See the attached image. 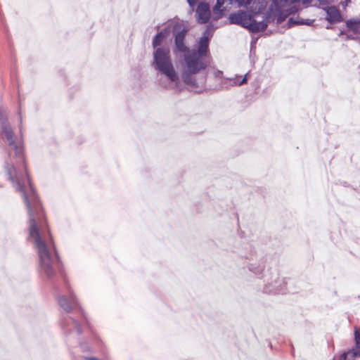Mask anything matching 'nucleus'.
<instances>
[{
  "instance_id": "nucleus-1",
  "label": "nucleus",
  "mask_w": 360,
  "mask_h": 360,
  "mask_svg": "<svg viewBox=\"0 0 360 360\" xmlns=\"http://www.w3.org/2000/svg\"><path fill=\"white\" fill-rule=\"evenodd\" d=\"M0 120L1 136L9 146V156L15 157V161L6 163V171L15 190L22 195L28 213V240L37 252L39 271L55 274L59 258L41 202L27 172L21 141L13 133L8 119L2 116Z\"/></svg>"
},
{
  "instance_id": "nucleus-2",
  "label": "nucleus",
  "mask_w": 360,
  "mask_h": 360,
  "mask_svg": "<svg viewBox=\"0 0 360 360\" xmlns=\"http://www.w3.org/2000/svg\"><path fill=\"white\" fill-rule=\"evenodd\" d=\"M212 34L207 28L200 37L198 49H192L184 55L182 79L185 84L191 86H198L194 75L204 70L210 64L209 42Z\"/></svg>"
},
{
  "instance_id": "nucleus-3",
  "label": "nucleus",
  "mask_w": 360,
  "mask_h": 360,
  "mask_svg": "<svg viewBox=\"0 0 360 360\" xmlns=\"http://www.w3.org/2000/svg\"><path fill=\"white\" fill-rule=\"evenodd\" d=\"M152 66L169 82V86L178 89L180 77L172 63L168 46H159L153 53Z\"/></svg>"
},
{
  "instance_id": "nucleus-4",
  "label": "nucleus",
  "mask_w": 360,
  "mask_h": 360,
  "mask_svg": "<svg viewBox=\"0 0 360 360\" xmlns=\"http://www.w3.org/2000/svg\"><path fill=\"white\" fill-rule=\"evenodd\" d=\"M229 20L231 24L240 25L253 33L261 32V29L264 27L263 24H257L252 16L243 10L231 13Z\"/></svg>"
},
{
  "instance_id": "nucleus-5",
  "label": "nucleus",
  "mask_w": 360,
  "mask_h": 360,
  "mask_svg": "<svg viewBox=\"0 0 360 360\" xmlns=\"http://www.w3.org/2000/svg\"><path fill=\"white\" fill-rule=\"evenodd\" d=\"M264 277V292L265 293H283L285 290V283L280 278L277 269H273L265 274Z\"/></svg>"
},
{
  "instance_id": "nucleus-6",
  "label": "nucleus",
  "mask_w": 360,
  "mask_h": 360,
  "mask_svg": "<svg viewBox=\"0 0 360 360\" xmlns=\"http://www.w3.org/2000/svg\"><path fill=\"white\" fill-rule=\"evenodd\" d=\"M186 34L187 30L186 29L184 28L178 30L176 27H174V46L173 48L174 54L178 55L179 53H184V55L186 53L191 51L185 43Z\"/></svg>"
},
{
  "instance_id": "nucleus-7",
  "label": "nucleus",
  "mask_w": 360,
  "mask_h": 360,
  "mask_svg": "<svg viewBox=\"0 0 360 360\" xmlns=\"http://www.w3.org/2000/svg\"><path fill=\"white\" fill-rule=\"evenodd\" d=\"M248 271L255 275L257 278L264 280L265 274L269 273L273 269H265L264 262L262 259L256 261H249L247 263Z\"/></svg>"
},
{
  "instance_id": "nucleus-8",
  "label": "nucleus",
  "mask_w": 360,
  "mask_h": 360,
  "mask_svg": "<svg viewBox=\"0 0 360 360\" xmlns=\"http://www.w3.org/2000/svg\"><path fill=\"white\" fill-rule=\"evenodd\" d=\"M195 17L198 22L200 24L207 23L211 18H212L210 5L205 2L200 3L195 11Z\"/></svg>"
},
{
  "instance_id": "nucleus-9",
  "label": "nucleus",
  "mask_w": 360,
  "mask_h": 360,
  "mask_svg": "<svg viewBox=\"0 0 360 360\" xmlns=\"http://www.w3.org/2000/svg\"><path fill=\"white\" fill-rule=\"evenodd\" d=\"M58 303L66 312H70L75 307L77 306L78 304L75 295L70 290H69L68 297L66 295H62L58 298Z\"/></svg>"
},
{
  "instance_id": "nucleus-10",
  "label": "nucleus",
  "mask_w": 360,
  "mask_h": 360,
  "mask_svg": "<svg viewBox=\"0 0 360 360\" xmlns=\"http://www.w3.org/2000/svg\"><path fill=\"white\" fill-rule=\"evenodd\" d=\"M266 4V0H247L243 6L253 15H256L265 9Z\"/></svg>"
},
{
  "instance_id": "nucleus-11",
  "label": "nucleus",
  "mask_w": 360,
  "mask_h": 360,
  "mask_svg": "<svg viewBox=\"0 0 360 360\" xmlns=\"http://www.w3.org/2000/svg\"><path fill=\"white\" fill-rule=\"evenodd\" d=\"M277 8L278 7H275L274 5L270 6L267 11L264 13L263 20L260 22L257 21V24L264 25V27L261 29V32L265 30L268 26V24L270 23L271 22H273L276 19V15L278 11Z\"/></svg>"
},
{
  "instance_id": "nucleus-12",
  "label": "nucleus",
  "mask_w": 360,
  "mask_h": 360,
  "mask_svg": "<svg viewBox=\"0 0 360 360\" xmlns=\"http://www.w3.org/2000/svg\"><path fill=\"white\" fill-rule=\"evenodd\" d=\"M356 356H360V348L349 350L347 352L335 356L333 360H354Z\"/></svg>"
},
{
  "instance_id": "nucleus-13",
  "label": "nucleus",
  "mask_w": 360,
  "mask_h": 360,
  "mask_svg": "<svg viewBox=\"0 0 360 360\" xmlns=\"http://www.w3.org/2000/svg\"><path fill=\"white\" fill-rule=\"evenodd\" d=\"M169 32L168 29H165L160 32H158L153 38L152 41V45L155 50V49H158L159 46H162V44L163 40L167 37V32Z\"/></svg>"
},
{
  "instance_id": "nucleus-14",
  "label": "nucleus",
  "mask_w": 360,
  "mask_h": 360,
  "mask_svg": "<svg viewBox=\"0 0 360 360\" xmlns=\"http://www.w3.org/2000/svg\"><path fill=\"white\" fill-rule=\"evenodd\" d=\"M327 19L330 22H340L341 20V15L335 7H330L327 11Z\"/></svg>"
},
{
  "instance_id": "nucleus-15",
  "label": "nucleus",
  "mask_w": 360,
  "mask_h": 360,
  "mask_svg": "<svg viewBox=\"0 0 360 360\" xmlns=\"http://www.w3.org/2000/svg\"><path fill=\"white\" fill-rule=\"evenodd\" d=\"M347 26L350 30L357 33L360 30V22L350 20L347 22Z\"/></svg>"
},
{
  "instance_id": "nucleus-16",
  "label": "nucleus",
  "mask_w": 360,
  "mask_h": 360,
  "mask_svg": "<svg viewBox=\"0 0 360 360\" xmlns=\"http://www.w3.org/2000/svg\"><path fill=\"white\" fill-rule=\"evenodd\" d=\"M303 25V20H300L299 18H290L288 20V25L289 27H293L295 25Z\"/></svg>"
},
{
  "instance_id": "nucleus-17",
  "label": "nucleus",
  "mask_w": 360,
  "mask_h": 360,
  "mask_svg": "<svg viewBox=\"0 0 360 360\" xmlns=\"http://www.w3.org/2000/svg\"><path fill=\"white\" fill-rule=\"evenodd\" d=\"M248 74H246L244 77L240 80V81H238V77L236 76L234 79H233V84L235 85H238V86H241L244 84H245L248 81Z\"/></svg>"
},
{
  "instance_id": "nucleus-18",
  "label": "nucleus",
  "mask_w": 360,
  "mask_h": 360,
  "mask_svg": "<svg viewBox=\"0 0 360 360\" xmlns=\"http://www.w3.org/2000/svg\"><path fill=\"white\" fill-rule=\"evenodd\" d=\"M356 345L357 348H360V330L356 329L354 332Z\"/></svg>"
},
{
  "instance_id": "nucleus-19",
  "label": "nucleus",
  "mask_w": 360,
  "mask_h": 360,
  "mask_svg": "<svg viewBox=\"0 0 360 360\" xmlns=\"http://www.w3.org/2000/svg\"><path fill=\"white\" fill-rule=\"evenodd\" d=\"M299 1L300 0H280L279 4L281 6H285Z\"/></svg>"
},
{
  "instance_id": "nucleus-20",
  "label": "nucleus",
  "mask_w": 360,
  "mask_h": 360,
  "mask_svg": "<svg viewBox=\"0 0 360 360\" xmlns=\"http://www.w3.org/2000/svg\"><path fill=\"white\" fill-rule=\"evenodd\" d=\"M68 321V323L71 322V324L72 325L73 328H75L77 330L78 333H81L82 330L80 329V327L79 326L78 323L75 320L70 319Z\"/></svg>"
},
{
  "instance_id": "nucleus-21",
  "label": "nucleus",
  "mask_w": 360,
  "mask_h": 360,
  "mask_svg": "<svg viewBox=\"0 0 360 360\" xmlns=\"http://www.w3.org/2000/svg\"><path fill=\"white\" fill-rule=\"evenodd\" d=\"M198 0H187L188 4L191 7L190 13H192L194 11V6L197 4Z\"/></svg>"
},
{
  "instance_id": "nucleus-22",
  "label": "nucleus",
  "mask_w": 360,
  "mask_h": 360,
  "mask_svg": "<svg viewBox=\"0 0 360 360\" xmlns=\"http://www.w3.org/2000/svg\"><path fill=\"white\" fill-rule=\"evenodd\" d=\"M83 359L84 360H108L106 359H99L94 356H85Z\"/></svg>"
},
{
  "instance_id": "nucleus-23",
  "label": "nucleus",
  "mask_w": 360,
  "mask_h": 360,
  "mask_svg": "<svg viewBox=\"0 0 360 360\" xmlns=\"http://www.w3.org/2000/svg\"><path fill=\"white\" fill-rule=\"evenodd\" d=\"M318 1H319V4L322 6L328 4V1L326 0H318Z\"/></svg>"
},
{
  "instance_id": "nucleus-24",
  "label": "nucleus",
  "mask_w": 360,
  "mask_h": 360,
  "mask_svg": "<svg viewBox=\"0 0 360 360\" xmlns=\"http://www.w3.org/2000/svg\"><path fill=\"white\" fill-rule=\"evenodd\" d=\"M312 22L313 21L311 20H303V25H310L312 23Z\"/></svg>"
},
{
  "instance_id": "nucleus-25",
  "label": "nucleus",
  "mask_w": 360,
  "mask_h": 360,
  "mask_svg": "<svg viewBox=\"0 0 360 360\" xmlns=\"http://www.w3.org/2000/svg\"><path fill=\"white\" fill-rule=\"evenodd\" d=\"M290 10V11L288 13V14H292L297 12V8L295 6L292 7Z\"/></svg>"
},
{
  "instance_id": "nucleus-26",
  "label": "nucleus",
  "mask_w": 360,
  "mask_h": 360,
  "mask_svg": "<svg viewBox=\"0 0 360 360\" xmlns=\"http://www.w3.org/2000/svg\"><path fill=\"white\" fill-rule=\"evenodd\" d=\"M271 1L275 7H278L279 3L278 2V0H271Z\"/></svg>"
},
{
  "instance_id": "nucleus-27",
  "label": "nucleus",
  "mask_w": 360,
  "mask_h": 360,
  "mask_svg": "<svg viewBox=\"0 0 360 360\" xmlns=\"http://www.w3.org/2000/svg\"><path fill=\"white\" fill-rule=\"evenodd\" d=\"M283 19L282 18L281 16H278V18H277V23L280 24L283 22Z\"/></svg>"
},
{
  "instance_id": "nucleus-28",
  "label": "nucleus",
  "mask_w": 360,
  "mask_h": 360,
  "mask_svg": "<svg viewBox=\"0 0 360 360\" xmlns=\"http://www.w3.org/2000/svg\"><path fill=\"white\" fill-rule=\"evenodd\" d=\"M312 1V0H302L303 4H310Z\"/></svg>"
},
{
  "instance_id": "nucleus-29",
  "label": "nucleus",
  "mask_w": 360,
  "mask_h": 360,
  "mask_svg": "<svg viewBox=\"0 0 360 360\" xmlns=\"http://www.w3.org/2000/svg\"><path fill=\"white\" fill-rule=\"evenodd\" d=\"M18 114H19V117H20V122H22V115H21L20 111H19Z\"/></svg>"
},
{
  "instance_id": "nucleus-30",
  "label": "nucleus",
  "mask_w": 360,
  "mask_h": 360,
  "mask_svg": "<svg viewBox=\"0 0 360 360\" xmlns=\"http://www.w3.org/2000/svg\"><path fill=\"white\" fill-rule=\"evenodd\" d=\"M4 116V113L3 112L1 111V110L0 109V118Z\"/></svg>"
},
{
  "instance_id": "nucleus-31",
  "label": "nucleus",
  "mask_w": 360,
  "mask_h": 360,
  "mask_svg": "<svg viewBox=\"0 0 360 360\" xmlns=\"http://www.w3.org/2000/svg\"><path fill=\"white\" fill-rule=\"evenodd\" d=\"M81 347H82V349L83 350H86V349H87V347H83V345H81Z\"/></svg>"
}]
</instances>
